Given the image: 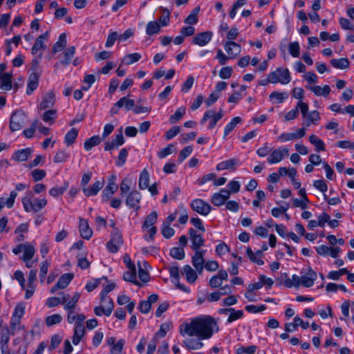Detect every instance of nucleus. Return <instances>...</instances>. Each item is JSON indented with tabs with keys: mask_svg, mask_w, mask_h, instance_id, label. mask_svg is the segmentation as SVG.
<instances>
[{
	"mask_svg": "<svg viewBox=\"0 0 354 354\" xmlns=\"http://www.w3.org/2000/svg\"><path fill=\"white\" fill-rule=\"evenodd\" d=\"M214 330L218 331V326L216 321L211 316L194 318L189 324H183L180 327L181 335L196 336L199 339L210 338Z\"/></svg>",
	"mask_w": 354,
	"mask_h": 354,
	"instance_id": "f257e3e1",
	"label": "nucleus"
},
{
	"mask_svg": "<svg viewBox=\"0 0 354 354\" xmlns=\"http://www.w3.org/2000/svg\"><path fill=\"white\" fill-rule=\"evenodd\" d=\"M223 115L224 113L222 109H220L217 113L212 109L207 110L204 113L203 117L201 120V124H203L207 121V120L211 119L208 125V129H212Z\"/></svg>",
	"mask_w": 354,
	"mask_h": 354,
	"instance_id": "f03ea898",
	"label": "nucleus"
},
{
	"mask_svg": "<svg viewBox=\"0 0 354 354\" xmlns=\"http://www.w3.org/2000/svg\"><path fill=\"white\" fill-rule=\"evenodd\" d=\"M26 119V114L20 111L12 113L10 120V129L12 131H19L25 124Z\"/></svg>",
	"mask_w": 354,
	"mask_h": 354,
	"instance_id": "7ed1b4c3",
	"label": "nucleus"
},
{
	"mask_svg": "<svg viewBox=\"0 0 354 354\" xmlns=\"http://www.w3.org/2000/svg\"><path fill=\"white\" fill-rule=\"evenodd\" d=\"M123 243V239L121 232L118 229L115 228L111 233V238L106 243L108 250L112 252L115 253L118 251L120 246Z\"/></svg>",
	"mask_w": 354,
	"mask_h": 354,
	"instance_id": "20e7f679",
	"label": "nucleus"
},
{
	"mask_svg": "<svg viewBox=\"0 0 354 354\" xmlns=\"http://www.w3.org/2000/svg\"><path fill=\"white\" fill-rule=\"evenodd\" d=\"M190 206L194 211L203 216H207L212 209L209 203L199 198L193 200Z\"/></svg>",
	"mask_w": 354,
	"mask_h": 354,
	"instance_id": "39448f33",
	"label": "nucleus"
},
{
	"mask_svg": "<svg viewBox=\"0 0 354 354\" xmlns=\"http://www.w3.org/2000/svg\"><path fill=\"white\" fill-rule=\"evenodd\" d=\"M205 253V250H196L192 257V264L199 274L202 273L205 266V259L203 257Z\"/></svg>",
	"mask_w": 354,
	"mask_h": 354,
	"instance_id": "423d86ee",
	"label": "nucleus"
},
{
	"mask_svg": "<svg viewBox=\"0 0 354 354\" xmlns=\"http://www.w3.org/2000/svg\"><path fill=\"white\" fill-rule=\"evenodd\" d=\"M141 200V194L137 190H133L129 192L126 198V205L130 208H133L136 210L140 209V202Z\"/></svg>",
	"mask_w": 354,
	"mask_h": 354,
	"instance_id": "0eeeda50",
	"label": "nucleus"
},
{
	"mask_svg": "<svg viewBox=\"0 0 354 354\" xmlns=\"http://www.w3.org/2000/svg\"><path fill=\"white\" fill-rule=\"evenodd\" d=\"M189 234L192 241L191 248L194 251L200 250V248L204 245L205 243V240L202 237V235L198 234L193 228L189 230Z\"/></svg>",
	"mask_w": 354,
	"mask_h": 354,
	"instance_id": "6e6552de",
	"label": "nucleus"
},
{
	"mask_svg": "<svg viewBox=\"0 0 354 354\" xmlns=\"http://www.w3.org/2000/svg\"><path fill=\"white\" fill-rule=\"evenodd\" d=\"M74 275L73 273H66L62 274L59 278L57 283L51 288L50 292L54 293L59 289H64L68 286Z\"/></svg>",
	"mask_w": 354,
	"mask_h": 354,
	"instance_id": "1a4fd4ad",
	"label": "nucleus"
},
{
	"mask_svg": "<svg viewBox=\"0 0 354 354\" xmlns=\"http://www.w3.org/2000/svg\"><path fill=\"white\" fill-rule=\"evenodd\" d=\"M288 154V149L283 148V149H274L272 151L270 156L267 158L269 164L272 165L281 162L285 156Z\"/></svg>",
	"mask_w": 354,
	"mask_h": 354,
	"instance_id": "9d476101",
	"label": "nucleus"
},
{
	"mask_svg": "<svg viewBox=\"0 0 354 354\" xmlns=\"http://www.w3.org/2000/svg\"><path fill=\"white\" fill-rule=\"evenodd\" d=\"M212 37V32L211 31H206L203 32H200L196 34L192 40V43L198 45L200 46H203L207 44Z\"/></svg>",
	"mask_w": 354,
	"mask_h": 354,
	"instance_id": "9b49d317",
	"label": "nucleus"
},
{
	"mask_svg": "<svg viewBox=\"0 0 354 354\" xmlns=\"http://www.w3.org/2000/svg\"><path fill=\"white\" fill-rule=\"evenodd\" d=\"M225 50L230 59H234L241 53V47L233 41H228L225 44Z\"/></svg>",
	"mask_w": 354,
	"mask_h": 354,
	"instance_id": "f8f14e48",
	"label": "nucleus"
},
{
	"mask_svg": "<svg viewBox=\"0 0 354 354\" xmlns=\"http://www.w3.org/2000/svg\"><path fill=\"white\" fill-rule=\"evenodd\" d=\"M124 142V138L122 134V129L120 130V133L116 135L115 138L111 141H108L105 143L104 149L106 151H111L114 149L118 148L122 145Z\"/></svg>",
	"mask_w": 354,
	"mask_h": 354,
	"instance_id": "ddd939ff",
	"label": "nucleus"
},
{
	"mask_svg": "<svg viewBox=\"0 0 354 354\" xmlns=\"http://www.w3.org/2000/svg\"><path fill=\"white\" fill-rule=\"evenodd\" d=\"M25 312V306L20 303L18 304L14 310L11 319V325L16 327L19 324L21 318L24 316Z\"/></svg>",
	"mask_w": 354,
	"mask_h": 354,
	"instance_id": "4468645a",
	"label": "nucleus"
},
{
	"mask_svg": "<svg viewBox=\"0 0 354 354\" xmlns=\"http://www.w3.org/2000/svg\"><path fill=\"white\" fill-rule=\"evenodd\" d=\"M55 102V95L53 91H50L43 97L42 101L39 104V109L41 110H45L51 108L54 106Z\"/></svg>",
	"mask_w": 354,
	"mask_h": 354,
	"instance_id": "2eb2a0df",
	"label": "nucleus"
},
{
	"mask_svg": "<svg viewBox=\"0 0 354 354\" xmlns=\"http://www.w3.org/2000/svg\"><path fill=\"white\" fill-rule=\"evenodd\" d=\"M316 279L317 273L311 268H308L306 274L301 277V285L306 288L311 287Z\"/></svg>",
	"mask_w": 354,
	"mask_h": 354,
	"instance_id": "dca6fc26",
	"label": "nucleus"
},
{
	"mask_svg": "<svg viewBox=\"0 0 354 354\" xmlns=\"http://www.w3.org/2000/svg\"><path fill=\"white\" fill-rule=\"evenodd\" d=\"M104 184V180H97L92 185L91 187H83L82 192L87 197L91 196H95L103 187Z\"/></svg>",
	"mask_w": 354,
	"mask_h": 354,
	"instance_id": "f3484780",
	"label": "nucleus"
},
{
	"mask_svg": "<svg viewBox=\"0 0 354 354\" xmlns=\"http://www.w3.org/2000/svg\"><path fill=\"white\" fill-rule=\"evenodd\" d=\"M79 228L80 235L83 239L88 240L91 238L93 231L89 227L88 223L86 220L84 218L80 219Z\"/></svg>",
	"mask_w": 354,
	"mask_h": 354,
	"instance_id": "a211bd4d",
	"label": "nucleus"
},
{
	"mask_svg": "<svg viewBox=\"0 0 354 354\" xmlns=\"http://www.w3.org/2000/svg\"><path fill=\"white\" fill-rule=\"evenodd\" d=\"M274 72L277 73V78L281 80L278 83L287 84L290 82L291 77L288 68H278Z\"/></svg>",
	"mask_w": 354,
	"mask_h": 354,
	"instance_id": "6ab92c4d",
	"label": "nucleus"
},
{
	"mask_svg": "<svg viewBox=\"0 0 354 354\" xmlns=\"http://www.w3.org/2000/svg\"><path fill=\"white\" fill-rule=\"evenodd\" d=\"M39 75L37 73H30L28 80L26 93L30 95L38 86Z\"/></svg>",
	"mask_w": 354,
	"mask_h": 354,
	"instance_id": "aec40b11",
	"label": "nucleus"
},
{
	"mask_svg": "<svg viewBox=\"0 0 354 354\" xmlns=\"http://www.w3.org/2000/svg\"><path fill=\"white\" fill-rule=\"evenodd\" d=\"M48 32L44 34L39 35L35 40V42L32 48V54L36 55L37 52L41 49L46 48L44 44V40L47 39Z\"/></svg>",
	"mask_w": 354,
	"mask_h": 354,
	"instance_id": "412c9836",
	"label": "nucleus"
},
{
	"mask_svg": "<svg viewBox=\"0 0 354 354\" xmlns=\"http://www.w3.org/2000/svg\"><path fill=\"white\" fill-rule=\"evenodd\" d=\"M114 308V304L111 299H109V306H106V308H104L102 306H96L94 308L95 314L97 316H101L102 315H105L106 316H109Z\"/></svg>",
	"mask_w": 354,
	"mask_h": 354,
	"instance_id": "4be33fe9",
	"label": "nucleus"
},
{
	"mask_svg": "<svg viewBox=\"0 0 354 354\" xmlns=\"http://www.w3.org/2000/svg\"><path fill=\"white\" fill-rule=\"evenodd\" d=\"M201 339H186L183 341L184 346L189 350H198L203 346Z\"/></svg>",
	"mask_w": 354,
	"mask_h": 354,
	"instance_id": "5701e85b",
	"label": "nucleus"
},
{
	"mask_svg": "<svg viewBox=\"0 0 354 354\" xmlns=\"http://www.w3.org/2000/svg\"><path fill=\"white\" fill-rule=\"evenodd\" d=\"M85 328L83 324H77L75 325L74 334L73 336V343L77 345L80 342L82 337L84 335Z\"/></svg>",
	"mask_w": 354,
	"mask_h": 354,
	"instance_id": "b1692460",
	"label": "nucleus"
},
{
	"mask_svg": "<svg viewBox=\"0 0 354 354\" xmlns=\"http://www.w3.org/2000/svg\"><path fill=\"white\" fill-rule=\"evenodd\" d=\"M246 252L248 257L252 261L257 263L259 265L263 264V261L261 259L263 255L262 250H259L254 253L252 252L250 248H247Z\"/></svg>",
	"mask_w": 354,
	"mask_h": 354,
	"instance_id": "393cba45",
	"label": "nucleus"
},
{
	"mask_svg": "<svg viewBox=\"0 0 354 354\" xmlns=\"http://www.w3.org/2000/svg\"><path fill=\"white\" fill-rule=\"evenodd\" d=\"M307 88L313 91L316 95H322L327 97L330 92V88L328 85H325L324 87L319 86H306Z\"/></svg>",
	"mask_w": 354,
	"mask_h": 354,
	"instance_id": "a878e982",
	"label": "nucleus"
},
{
	"mask_svg": "<svg viewBox=\"0 0 354 354\" xmlns=\"http://www.w3.org/2000/svg\"><path fill=\"white\" fill-rule=\"evenodd\" d=\"M149 185V174L144 169L140 174L138 186L140 189H145Z\"/></svg>",
	"mask_w": 354,
	"mask_h": 354,
	"instance_id": "bb28decb",
	"label": "nucleus"
},
{
	"mask_svg": "<svg viewBox=\"0 0 354 354\" xmlns=\"http://www.w3.org/2000/svg\"><path fill=\"white\" fill-rule=\"evenodd\" d=\"M66 35L62 33L59 35L58 41L54 44L52 51L54 54L62 51L66 46Z\"/></svg>",
	"mask_w": 354,
	"mask_h": 354,
	"instance_id": "cd10ccee",
	"label": "nucleus"
},
{
	"mask_svg": "<svg viewBox=\"0 0 354 354\" xmlns=\"http://www.w3.org/2000/svg\"><path fill=\"white\" fill-rule=\"evenodd\" d=\"M32 153L30 148L19 150L15 153L13 158L18 162H22L28 160Z\"/></svg>",
	"mask_w": 354,
	"mask_h": 354,
	"instance_id": "c85d7f7f",
	"label": "nucleus"
},
{
	"mask_svg": "<svg viewBox=\"0 0 354 354\" xmlns=\"http://www.w3.org/2000/svg\"><path fill=\"white\" fill-rule=\"evenodd\" d=\"M63 294V297L60 299L56 297H50L47 299L46 304L49 308L57 306L59 304H64L69 299V295Z\"/></svg>",
	"mask_w": 354,
	"mask_h": 354,
	"instance_id": "c756f323",
	"label": "nucleus"
},
{
	"mask_svg": "<svg viewBox=\"0 0 354 354\" xmlns=\"http://www.w3.org/2000/svg\"><path fill=\"white\" fill-rule=\"evenodd\" d=\"M12 75L10 73H2L0 75V80L1 82V88L4 90L9 91L12 88Z\"/></svg>",
	"mask_w": 354,
	"mask_h": 354,
	"instance_id": "7c9ffc66",
	"label": "nucleus"
},
{
	"mask_svg": "<svg viewBox=\"0 0 354 354\" xmlns=\"http://www.w3.org/2000/svg\"><path fill=\"white\" fill-rule=\"evenodd\" d=\"M183 274H185L187 281L190 283L195 282L198 278L196 272L189 265L183 267Z\"/></svg>",
	"mask_w": 354,
	"mask_h": 354,
	"instance_id": "2f4dec72",
	"label": "nucleus"
},
{
	"mask_svg": "<svg viewBox=\"0 0 354 354\" xmlns=\"http://www.w3.org/2000/svg\"><path fill=\"white\" fill-rule=\"evenodd\" d=\"M123 279L126 281L131 282L135 285L141 286V283L136 280V269H129L123 274Z\"/></svg>",
	"mask_w": 354,
	"mask_h": 354,
	"instance_id": "473e14b6",
	"label": "nucleus"
},
{
	"mask_svg": "<svg viewBox=\"0 0 354 354\" xmlns=\"http://www.w3.org/2000/svg\"><path fill=\"white\" fill-rule=\"evenodd\" d=\"M225 289L226 290L227 292H212L207 297V301L209 302L216 301H218L220 299L221 296L225 295L231 293L232 289H231V286H229V285L225 286Z\"/></svg>",
	"mask_w": 354,
	"mask_h": 354,
	"instance_id": "72a5a7b5",
	"label": "nucleus"
},
{
	"mask_svg": "<svg viewBox=\"0 0 354 354\" xmlns=\"http://www.w3.org/2000/svg\"><path fill=\"white\" fill-rule=\"evenodd\" d=\"M331 65L336 68L346 69L348 68L350 62L347 58L332 59Z\"/></svg>",
	"mask_w": 354,
	"mask_h": 354,
	"instance_id": "f704fd0d",
	"label": "nucleus"
},
{
	"mask_svg": "<svg viewBox=\"0 0 354 354\" xmlns=\"http://www.w3.org/2000/svg\"><path fill=\"white\" fill-rule=\"evenodd\" d=\"M57 118V110L56 109H49L45 111L42 115V120L49 124H52L54 123L55 118Z\"/></svg>",
	"mask_w": 354,
	"mask_h": 354,
	"instance_id": "c9c22d12",
	"label": "nucleus"
},
{
	"mask_svg": "<svg viewBox=\"0 0 354 354\" xmlns=\"http://www.w3.org/2000/svg\"><path fill=\"white\" fill-rule=\"evenodd\" d=\"M236 164V159H230L223 161L216 165L217 170L224 169H235V165Z\"/></svg>",
	"mask_w": 354,
	"mask_h": 354,
	"instance_id": "e433bc0d",
	"label": "nucleus"
},
{
	"mask_svg": "<svg viewBox=\"0 0 354 354\" xmlns=\"http://www.w3.org/2000/svg\"><path fill=\"white\" fill-rule=\"evenodd\" d=\"M78 135V131L75 128H72L65 136L64 142L67 146L73 145Z\"/></svg>",
	"mask_w": 354,
	"mask_h": 354,
	"instance_id": "4c0bfd02",
	"label": "nucleus"
},
{
	"mask_svg": "<svg viewBox=\"0 0 354 354\" xmlns=\"http://www.w3.org/2000/svg\"><path fill=\"white\" fill-rule=\"evenodd\" d=\"M23 252V260L25 262H27L34 257V254L35 253V249L32 245L26 243Z\"/></svg>",
	"mask_w": 354,
	"mask_h": 354,
	"instance_id": "58836bf2",
	"label": "nucleus"
},
{
	"mask_svg": "<svg viewBox=\"0 0 354 354\" xmlns=\"http://www.w3.org/2000/svg\"><path fill=\"white\" fill-rule=\"evenodd\" d=\"M101 142V138L99 136H94L87 140L84 143V147L86 151H89L93 147L98 145Z\"/></svg>",
	"mask_w": 354,
	"mask_h": 354,
	"instance_id": "ea45409f",
	"label": "nucleus"
},
{
	"mask_svg": "<svg viewBox=\"0 0 354 354\" xmlns=\"http://www.w3.org/2000/svg\"><path fill=\"white\" fill-rule=\"evenodd\" d=\"M160 31V25L157 21H149L146 27V33L148 35L158 34Z\"/></svg>",
	"mask_w": 354,
	"mask_h": 354,
	"instance_id": "a19ab883",
	"label": "nucleus"
},
{
	"mask_svg": "<svg viewBox=\"0 0 354 354\" xmlns=\"http://www.w3.org/2000/svg\"><path fill=\"white\" fill-rule=\"evenodd\" d=\"M33 195L31 192H29L27 196L22 198V204L26 212H33V204L32 202V198Z\"/></svg>",
	"mask_w": 354,
	"mask_h": 354,
	"instance_id": "79ce46f5",
	"label": "nucleus"
},
{
	"mask_svg": "<svg viewBox=\"0 0 354 354\" xmlns=\"http://www.w3.org/2000/svg\"><path fill=\"white\" fill-rule=\"evenodd\" d=\"M75 53V47L71 46L64 51L65 59L61 61L60 64L63 66H67L70 64L71 59Z\"/></svg>",
	"mask_w": 354,
	"mask_h": 354,
	"instance_id": "37998d69",
	"label": "nucleus"
},
{
	"mask_svg": "<svg viewBox=\"0 0 354 354\" xmlns=\"http://www.w3.org/2000/svg\"><path fill=\"white\" fill-rule=\"evenodd\" d=\"M310 142L315 147V149L318 151H324L325 146L324 142L317 138L315 135H311L309 137Z\"/></svg>",
	"mask_w": 354,
	"mask_h": 354,
	"instance_id": "c03bdc74",
	"label": "nucleus"
},
{
	"mask_svg": "<svg viewBox=\"0 0 354 354\" xmlns=\"http://www.w3.org/2000/svg\"><path fill=\"white\" fill-rule=\"evenodd\" d=\"M118 189V185L112 182L104 188L102 192V197H105L106 199L109 198Z\"/></svg>",
	"mask_w": 354,
	"mask_h": 354,
	"instance_id": "a18cd8bd",
	"label": "nucleus"
},
{
	"mask_svg": "<svg viewBox=\"0 0 354 354\" xmlns=\"http://www.w3.org/2000/svg\"><path fill=\"white\" fill-rule=\"evenodd\" d=\"M68 187V183L64 182L63 187H54L51 188L49 190V194L53 197L62 196L64 193V192L67 189Z\"/></svg>",
	"mask_w": 354,
	"mask_h": 354,
	"instance_id": "49530a36",
	"label": "nucleus"
},
{
	"mask_svg": "<svg viewBox=\"0 0 354 354\" xmlns=\"http://www.w3.org/2000/svg\"><path fill=\"white\" fill-rule=\"evenodd\" d=\"M140 59L141 55L138 53H135L127 55L123 59V62L126 65H131L134 62H138Z\"/></svg>",
	"mask_w": 354,
	"mask_h": 354,
	"instance_id": "de8ad7c7",
	"label": "nucleus"
},
{
	"mask_svg": "<svg viewBox=\"0 0 354 354\" xmlns=\"http://www.w3.org/2000/svg\"><path fill=\"white\" fill-rule=\"evenodd\" d=\"M186 109L185 107H179L176 111L175 113L170 116L169 122L171 124L177 122L185 115Z\"/></svg>",
	"mask_w": 354,
	"mask_h": 354,
	"instance_id": "09e8293b",
	"label": "nucleus"
},
{
	"mask_svg": "<svg viewBox=\"0 0 354 354\" xmlns=\"http://www.w3.org/2000/svg\"><path fill=\"white\" fill-rule=\"evenodd\" d=\"M241 119L240 117L234 118L230 122H229L224 130V138L227 136L236 127V125L240 123Z\"/></svg>",
	"mask_w": 354,
	"mask_h": 354,
	"instance_id": "8fccbe9b",
	"label": "nucleus"
},
{
	"mask_svg": "<svg viewBox=\"0 0 354 354\" xmlns=\"http://www.w3.org/2000/svg\"><path fill=\"white\" fill-rule=\"evenodd\" d=\"M157 218L158 215L156 212H151L146 217L142 227H151L153 225V224L156 222Z\"/></svg>",
	"mask_w": 354,
	"mask_h": 354,
	"instance_id": "3c124183",
	"label": "nucleus"
},
{
	"mask_svg": "<svg viewBox=\"0 0 354 354\" xmlns=\"http://www.w3.org/2000/svg\"><path fill=\"white\" fill-rule=\"evenodd\" d=\"M62 320V317L59 314H54L50 316H48L46 318V324L48 326H52L55 324H59Z\"/></svg>",
	"mask_w": 354,
	"mask_h": 354,
	"instance_id": "603ef678",
	"label": "nucleus"
},
{
	"mask_svg": "<svg viewBox=\"0 0 354 354\" xmlns=\"http://www.w3.org/2000/svg\"><path fill=\"white\" fill-rule=\"evenodd\" d=\"M170 255L176 259H183L185 258V251L182 248L175 247L171 249Z\"/></svg>",
	"mask_w": 354,
	"mask_h": 354,
	"instance_id": "864d4df0",
	"label": "nucleus"
},
{
	"mask_svg": "<svg viewBox=\"0 0 354 354\" xmlns=\"http://www.w3.org/2000/svg\"><path fill=\"white\" fill-rule=\"evenodd\" d=\"M161 11H162V15L158 19L159 23L162 26H167L169 22V16H170V11L167 8H161Z\"/></svg>",
	"mask_w": 354,
	"mask_h": 354,
	"instance_id": "5fc2aeb1",
	"label": "nucleus"
},
{
	"mask_svg": "<svg viewBox=\"0 0 354 354\" xmlns=\"http://www.w3.org/2000/svg\"><path fill=\"white\" fill-rule=\"evenodd\" d=\"M278 81H280L277 78L276 72H271L268 74L267 79L261 80L259 84L262 86H266L268 83L277 84Z\"/></svg>",
	"mask_w": 354,
	"mask_h": 354,
	"instance_id": "6e6d98bb",
	"label": "nucleus"
},
{
	"mask_svg": "<svg viewBox=\"0 0 354 354\" xmlns=\"http://www.w3.org/2000/svg\"><path fill=\"white\" fill-rule=\"evenodd\" d=\"M285 284L288 288H291L292 286L299 287L301 284V277L294 274L292 276V280H286Z\"/></svg>",
	"mask_w": 354,
	"mask_h": 354,
	"instance_id": "4d7b16f0",
	"label": "nucleus"
},
{
	"mask_svg": "<svg viewBox=\"0 0 354 354\" xmlns=\"http://www.w3.org/2000/svg\"><path fill=\"white\" fill-rule=\"evenodd\" d=\"M68 157L69 155L68 153L65 151L59 150L56 153L54 157V162L56 163L64 162L67 160Z\"/></svg>",
	"mask_w": 354,
	"mask_h": 354,
	"instance_id": "13d9d810",
	"label": "nucleus"
},
{
	"mask_svg": "<svg viewBox=\"0 0 354 354\" xmlns=\"http://www.w3.org/2000/svg\"><path fill=\"white\" fill-rule=\"evenodd\" d=\"M288 50L292 57H298L299 56V44L297 41L290 43Z\"/></svg>",
	"mask_w": 354,
	"mask_h": 354,
	"instance_id": "bf43d9fd",
	"label": "nucleus"
},
{
	"mask_svg": "<svg viewBox=\"0 0 354 354\" xmlns=\"http://www.w3.org/2000/svg\"><path fill=\"white\" fill-rule=\"evenodd\" d=\"M41 59V54L39 55V56L34 59H32L31 62V73H37L40 75L41 70L39 69V62Z\"/></svg>",
	"mask_w": 354,
	"mask_h": 354,
	"instance_id": "052dcab7",
	"label": "nucleus"
},
{
	"mask_svg": "<svg viewBox=\"0 0 354 354\" xmlns=\"http://www.w3.org/2000/svg\"><path fill=\"white\" fill-rule=\"evenodd\" d=\"M193 148L191 146H187L183 148L178 156V161L179 162H182L185 159H186L192 152Z\"/></svg>",
	"mask_w": 354,
	"mask_h": 354,
	"instance_id": "680f3d73",
	"label": "nucleus"
},
{
	"mask_svg": "<svg viewBox=\"0 0 354 354\" xmlns=\"http://www.w3.org/2000/svg\"><path fill=\"white\" fill-rule=\"evenodd\" d=\"M127 156H128L127 149L125 148L122 149L119 153L118 160L116 162L117 166H118V167L122 166L126 162Z\"/></svg>",
	"mask_w": 354,
	"mask_h": 354,
	"instance_id": "e2e57ef3",
	"label": "nucleus"
},
{
	"mask_svg": "<svg viewBox=\"0 0 354 354\" xmlns=\"http://www.w3.org/2000/svg\"><path fill=\"white\" fill-rule=\"evenodd\" d=\"M230 313V314L227 319V322L229 323L241 318L243 315V312L242 310H236L233 308H232V311Z\"/></svg>",
	"mask_w": 354,
	"mask_h": 354,
	"instance_id": "0e129e2a",
	"label": "nucleus"
},
{
	"mask_svg": "<svg viewBox=\"0 0 354 354\" xmlns=\"http://www.w3.org/2000/svg\"><path fill=\"white\" fill-rule=\"evenodd\" d=\"M124 344V339H120L117 343H115L111 348V354H120L122 351L123 346Z\"/></svg>",
	"mask_w": 354,
	"mask_h": 354,
	"instance_id": "69168bd1",
	"label": "nucleus"
},
{
	"mask_svg": "<svg viewBox=\"0 0 354 354\" xmlns=\"http://www.w3.org/2000/svg\"><path fill=\"white\" fill-rule=\"evenodd\" d=\"M47 204V200L45 198L37 199L33 204V212H38L43 209Z\"/></svg>",
	"mask_w": 354,
	"mask_h": 354,
	"instance_id": "338daca9",
	"label": "nucleus"
},
{
	"mask_svg": "<svg viewBox=\"0 0 354 354\" xmlns=\"http://www.w3.org/2000/svg\"><path fill=\"white\" fill-rule=\"evenodd\" d=\"M257 350V346L254 345L248 347L241 346L236 349L237 354H254Z\"/></svg>",
	"mask_w": 354,
	"mask_h": 354,
	"instance_id": "774afa93",
	"label": "nucleus"
}]
</instances>
